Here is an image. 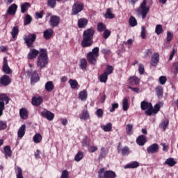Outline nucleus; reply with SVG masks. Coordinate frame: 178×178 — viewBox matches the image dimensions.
<instances>
[{"label":"nucleus","instance_id":"18","mask_svg":"<svg viewBox=\"0 0 178 178\" xmlns=\"http://www.w3.org/2000/svg\"><path fill=\"white\" fill-rule=\"evenodd\" d=\"M17 11V6L16 5V3H13L8 7L7 10V14L10 15V16H15L16 15Z\"/></svg>","mask_w":178,"mask_h":178},{"label":"nucleus","instance_id":"54","mask_svg":"<svg viewBox=\"0 0 178 178\" xmlns=\"http://www.w3.org/2000/svg\"><path fill=\"white\" fill-rule=\"evenodd\" d=\"M145 113L147 116H152V115L154 113V107L152 106L150 108H147V110L145 111Z\"/></svg>","mask_w":178,"mask_h":178},{"label":"nucleus","instance_id":"46","mask_svg":"<svg viewBox=\"0 0 178 178\" xmlns=\"http://www.w3.org/2000/svg\"><path fill=\"white\" fill-rule=\"evenodd\" d=\"M122 108L123 111H127L129 109V99L127 98H124L122 101Z\"/></svg>","mask_w":178,"mask_h":178},{"label":"nucleus","instance_id":"56","mask_svg":"<svg viewBox=\"0 0 178 178\" xmlns=\"http://www.w3.org/2000/svg\"><path fill=\"white\" fill-rule=\"evenodd\" d=\"M146 33H147V30L145 29V26H142L141 27V38L143 40H145V38H147Z\"/></svg>","mask_w":178,"mask_h":178},{"label":"nucleus","instance_id":"29","mask_svg":"<svg viewBox=\"0 0 178 178\" xmlns=\"http://www.w3.org/2000/svg\"><path fill=\"white\" fill-rule=\"evenodd\" d=\"M13 40H16L17 38V35H19V26H16L13 28V30L10 33Z\"/></svg>","mask_w":178,"mask_h":178},{"label":"nucleus","instance_id":"37","mask_svg":"<svg viewBox=\"0 0 178 178\" xmlns=\"http://www.w3.org/2000/svg\"><path fill=\"white\" fill-rule=\"evenodd\" d=\"M129 24L131 27H136V26H137V19H136V17H134V16H131L129 17Z\"/></svg>","mask_w":178,"mask_h":178},{"label":"nucleus","instance_id":"22","mask_svg":"<svg viewBox=\"0 0 178 178\" xmlns=\"http://www.w3.org/2000/svg\"><path fill=\"white\" fill-rule=\"evenodd\" d=\"M136 143L138 145L143 147V145H145V143H147V138L144 135H140L137 138Z\"/></svg>","mask_w":178,"mask_h":178},{"label":"nucleus","instance_id":"16","mask_svg":"<svg viewBox=\"0 0 178 178\" xmlns=\"http://www.w3.org/2000/svg\"><path fill=\"white\" fill-rule=\"evenodd\" d=\"M40 54V51L35 49H31L29 51V53L27 55L28 59L29 60H31L33 59H35Z\"/></svg>","mask_w":178,"mask_h":178},{"label":"nucleus","instance_id":"19","mask_svg":"<svg viewBox=\"0 0 178 178\" xmlns=\"http://www.w3.org/2000/svg\"><path fill=\"white\" fill-rule=\"evenodd\" d=\"M88 24V19H87V18H80L78 20L79 29H86Z\"/></svg>","mask_w":178,"mask_h":178},{"label":"nucleus","instance_id":"60","mask_svg":"<svg viewBox=\"0 0 178 178\" xmlns=\"http://www.w3.org/2000/svg\"><path fill=\"white\" fill-rule=\"evenodd\" d=\"M96 115L99 118H102V116H104V110L102 108H98L96 111Z\"/></svg>","mask_w":178,"mask_h":178},{"label":"nucleus","instance_id":"51","mask_svg":"<svg viewBox=\"0 0 178 178\" xmlns=\"http://www.w3.org/2000/svg\"><path fill=\"white\" fill-rule=\"evenodd\" d=\"M103 130L106 132L112 131V123L108 122L106 125L104 126Z\"/></svg>","mask_w":178,"mask_h":178},{"label":"nucleus","instance_id":"39","mask_svg":"<svg viewBox=\"0 0 178 178\" xmlns=\"http://www.w3.org/2000/svg\"><path fill=\"white\" fill-rule=\"evenodd\" d=\"M105 19H114L115 15L112 13L111 8H108L105 15H104Z\"/></svg>","mask_w":178,"mask_h":178},{"label":"nucleus","instance_id":"55","mask_svg":"<svg viewBox=\"0 0 178 178\" xmlns=\"http://www.w3.org/2000/svg\"><path fill=\"white\" fill-rule=\"evenodd\" d=\"M17 178H24L23 177V170H22V168L17 167Z\"/></svg>","mask_w":178,"mask_h":178},{"label":"nucleus","instance_id":"17","mask_svg":"<svg viewBox=\"0 0 178 178\" xmlns=\"http://www.w3.org/2000/svg\"><path fill=\"white\" fill-rule=\"evenodd\" d=\"M129 86H138L140 84V79L136 76H130L128 79Z\"/></svg>","mask_w":178,"mask_h":178},{"label":"nucleus","instance_id":"35","mask_svg":"<svg viewBox=\"0 0 178 178\" xmlns=\"http://www.w3.org/2000/svg\"><path fill=\"white\" fill-rule=\"evenodd\" d=\"M68 83L70 85V87L71 88H72V90H76V88L79 87V82H77L76 79H70Z\"/></svg>","mask_w":178,"mask_h":178},{"label":"nucleus","instance_id":"44","mask_svg":"<svg viewBox=\"0 0 178 178\" xmlns=\"http://www.w3.org/2000/svg\"><path fill=\"white\" fill-rule=\"evenodd\" d=\"M99 81L101 83H106L108 81V74L106 72L102 73L99 76Z\"/></svg>","mask_w":178,"mask_h":178},{"label":"nucleus","instance_id":"1","mask_svg":"<svg viewBox=\"0 0 178 178\" xmlns=\"http://www.w3.org/2000/svg\"><path fill=\"white\" fill-rule=\"evenodd\" d=\"M95 29L94 27H90L85 30L82 35V41L81 45L82 48H89L94 44V35Z\"/></svg>","mask_w":178,"mask_h":178},{"label":"nucleus","instance_id":"61","mask_svg":"<svg viewBox=\"0 0 178 178\" xmlns=\"http://www.w3.org/2000/svg\"><path fill=\"white\" fill-rule=\"evenodd\" d=\"M168 126H169V120L163 121V122L161 123V127H163V131L166 130Z\"/></svg>","mask_w":178,"mask_h":178},{"label":"nucleus","instance_id":"49","mask_svg":"<svg viewBox=\"0 0 178 178\" xmlns=\"http://www.w3.org/2000/svg\"><path fill=\"white\" fill-rule=\"evenodd\" d=\"M56 1L57 0H48L47 1V6H49L51 9H54V8H55V6H56Z\"/></svg>","mask_w":178,"mask_h":178},{"label":"nucleus","instance_id":"10","mask_svg":"<svg viewBox=\"0 0 178 178\" xmlns=\"http://www.w3.org/2000/svg\"><path fill=\"white\" fill-rule=\"evenodd\" d=\"M12 83V79L8 75H2L0 78V85L3 87H8Z\"/></svg>","mask_w":178,"mask_h":178},{"label":"nucleus","instance_id":"20","mask_svg":"<svg viewBox=\"0 0 178 178\" xmlns=\"http://www.w3.org/2000/svg\"><path fill=\"white\" fill-rule=\"evenodd\" d=\"M52 35H54V29H46L43 32V37L46 40H51Z\"/></svg>","mask_w":178,"mask_h":178},{"label":"nucleus","instance_id":"26","mask_svg":"<svg viewBox=\"0 0 178 178\" xmlns=\"http://www.w3.org/2000/svg\"><path fill=\"white\" fill-rule=\"evenodd\" d=\"M152 106V104H151L150 102L143 101L140 103V108L142 111H147Z\"/></svg>","mask_w":178,"mask_h":178},{"label":"nucleus","instance_id":"7","mask_svg":"<svg viewBox=\"0 0 178 178\" xmlns=\"http://www.w3.org/2000/svg\"><path fill=\"white\" fill-rule=\"evenodd\" d=\"M26 74L28 77H30V76H31V83L32 84H35V83L40 81V76H38L36 70L33 72V70H29L26 72Z\"/></svg>","mask_w":178,"mask_h":178},{"label":"nucleus","instance_id":"9","mask_svg":"<svg viewBox=\"0 0 178 178\" xmlns=\"http://www.w3.org/2000/svg\"><path fill=\"white\" fill-rule=\"evenodd\" d=\"M49 23L51 29H54V27H58V26L60 24V17L57 15H51Z\"/></svg>","mask_w":178,"mask_h":178},{"label":"nucleus","instance_id":"23","mask_svg":"<svg viewBox=\"0 0 178 178\" xmlns=\"http://www.w3.org/2000/svg\"><path fill=\"white\" fill-rule=\"evenodd\" d=\"M26 134V124H22L17 131V136L19 138H23Z\"/></svg>","mask_w":178,"mask_h":178},{"label":"nucleus","instance_id":"31","mask_svg":"<svg viewBox=\"0 0 178 178\" xmlns=\"http://www.w3.org/2000/svg\"><path fill=\"white\" fill-rule=\"evenodd\" d=\"M29 8H31V4L29 2H25L21 5V12L26 13V10H29Z\"/></svg>","mask_w":178,"mask_h":178},{"label":"nucleus","instance_id":"27","mask_svg":"<svg viewBox=\"0 0 178 178\" xmlns=\"http://www.w3.org/2000/svg\"><path fill=\"white\" fill-rule=\"evenodd\" d=\"M44 88L47 92H51L54 88V83H52V81H47L45 83Z\"/></svg>","mask_w":178,"mask_h":178},{"label":"nucleus","instance_id":"8","mask_svg":"<svg viewBox=\"0 0 178 178\" xmlns=\"http://www.w3.org/2000/svg\"><path fill=\"white\" fill-rule=\"evenodd\" d=\"M84 9V4L83 3L76 2L73 4L72 8V15H79L81 10Z\"/></svg>","mask_w":178,"mask_h":178},{"label":"nucleus","instance_id":"43","mask_svg":"<svg viewBox=\"0 0 178 178\" xmlns=\"http://www.w3.org/2000/svg\"><path fill=\"white\" fill-rule=\"evenodd\" d=\"M121 154L123 156H127L129 154H130V148L129 147L125 146L121 149Z\"/></svg>","mask_w":178,"mask_h":178},{"label":"nucleus","instance_id":"32","mask_svg":"<svg viewBox=\"0 0 178 178\" xmlns=\"http://www.w3.org/2000/svg\"><path fill=\"white\" fill-rule=\"evenodd\" d=\"M9 101H10V99L6 95V94H0V102H6V105H8V104H9Z\"/></svg>","mask_w":178,"mask_h":178},{"label":"nucleus","instance_id":"21","mask_svg":"<svg viewBox=\"0 0 178 178\" xmlns=\"http://www.w3.org/2000/svg\"><path fill=\"white\" fill-rule=\"evenodd\" d=\"M3 154L6 159H8V158H10V156H12V149H10V146L6 145L3 147Z\"/></svg>","mask_w":178,"mask_h":178},{"label":"nucleus","instance_id":"36","mask_svg":"<svg viewBox=\"0 0 178 178\" xmlns=\"http://www.w3.org/2000/svg\"><path fill=\"white\" fill-rule=\"evenodd\" d=\"M79 98L81 101H86L87 99V90H83L79 93Z\"/></svg>","mask_w":178,"mask_h":178},{"label":"nucleus","instance_id":"52","mask_svg":"<svg viewBox=\"0 0 178 178\" xmlns=\"http://www.w3.org/2000/svg\"><path fill=\"white\" fill-rule=\"evenodd\" d=\"M172 70L174 74H178V61L173 63Z\"/></svg>","mask_w":178,"mask_h":178},{"label":"nucleus","instance_id":"47","mask_svg":"<svg viewBox=\"0 0 178 178\" xmlns=\"http://www.w3.org/2000/svg\"><path fill=\"white\" fill-rule=\"evenodd\" d=\"M106 156V149L105 147H102L100 149V154L99 155V159H104Z\"/></svg>","mask_w":178,"mask_h":178},{"label":"nucleus","instance_id":"62","mask_svg":"<svg viewBox=\"0 0 178 178\" xmlns=\"http://www.w3.org/2000/svg\"><path fill=\"white\" fill-rule=\"evenodd\" d=\"M60 178H70L69 177V171H67V170H64L62 172Z\"/></svg>","mask_w":178,"mask_h":178},{"label":"nucleus","instance_id":"59","mask_svg":"<svg viewBox=\"0 0 178 178\" xmlns=\"http://www.w3.org/2000/svg\"><path fill=\"white\" fill-rule=\"evenodd\" d=\"M167 80L168 79H166V76H160L159 79L160 84H161L162 86H164V84L166 83Z\"/></svg>","mask_w":178,"mask_h":178},{"label":"nucleus","instance_id":"24","mask_svg":"<svg viewBox=\"0 0 178 178\" xmlns=\"http://www.w3.org/2000/svg\"><path fill=\"white\" fill-rule=\"evenodd\" d=\"M19 115L21 119L26 120L29 118V111L26 108H22L19 110Z\"/></svg>","mask_w":178,"mask_h":178},{"label":"nucleus","instance_id":"42","mask_svg":"<svg viewBox=\"0 0 178 178\" xmlns=\"http://www.w3.org/2000/svg\"><path fill=\"white\" fill-rule=\"evenodd\" d=\"M105 30H106V26L104 23L99 22L97 24V31H99V33H102V31H105Z\"/></svg>","mask_w":178,"mask_h":178},{"label":"nucleus","instance_id":"25","mask_svg":"<svg viewBox=\"0 0 178 178\" xmlns=\"http://www.w3.org/2000/svg\"><path fill=\"white\" fill-rule=\"evenodd\" d=\"M79 118L83 120H88V119H90V113H88V110L83 109Z\"/></svg>","mask_w":178,"mask_h":178},{"label":"nucleus","instance_id":"40","mask_svg":"<svg viewBox=\"0 0 178 178\" xmlns=\"http://www.w3.org/2000/svg\"><path fill=\"white\" fill-rule=\"evenodd\" d=\"M31 22H33V17L30 15L26 14L24 20V26H28Z\"/></svg>","mask_w":178,"mask_h":178},{"label":"nucleus","instance_id":"15","mask_svg":"<svg viewBox=\"0 0 178 178\" xmlns=\"http://www.w3.org/2000/svg\"><path fill=\"white\" fill-rule=\"evenodd\" d=\"M159 54L154 53L150 60V65L156 67L159 63Z\"/></svg>","mask_w":178,"mask_h":178},{"label":"nucleus","instance_id":"41","mask_svg":"<svg viewBox=\"0 0 178 178\" xmlns=\"http://www.w3.org/2000/svg\"><path fill=\"white\" fill-rule=\"evenodd\" d=\"M83 158H84V154L81 151H79L74 157V161L80 162Z\"/></svg>","mask_w":178,"mask_h":178},{"label":"nucleus","instance_id":"13","mask_svg":"<svg viewBox=\"0 0 178 178\" xmlns=\"http://www.w3.org/2000/svg\"><path fill=\"white\" fill-rule=\"evenodd\" d=\"M42 102H43L42 97H41V96L38 95H35L32 97L31 104L32 105H33V106H40V105H41Z\"/></svg>","mask_w":178,"mask_h":178},{"label":"nucleus","instance_id":"6","mask_svg":"<svg viewBox=\"0 0 178 178\" xmlns=\"http://www.w3.org/2000/svg\"><path fill=\"white\" fill-rule=\"evenodd\" d=\"M24 40L28 48H33L34 42L37 40V35L35 33H31L28 36H25Z\"/></svg>","mask_w":178,"mask_h":178},{"label":"nucleus","instance_id":"45","mask_svg":"<svg viewBox=\"0 0 178 178\" xmlns=\"http://www.w3.org/2000/svg\"><path fill=\"white\" fill-rule=\"evenodd\" d=\"M133 124H128L126 127V131H127V134H128L129 136H131V134H133L134 131H133Z\"/></svg>","mask_w":178,"mask_h":178},{"label":"nucleus","instance_id":"4","mask_svg":"<svg viewBox=\"0 0 178 178\" xmlns=\"http://www.w3.org/2000/svg\"><path fill=\"white\" fill-rule=\"evenodd\" d=\"M136 12L141 15L142 19H145V17H147V15H148V13L149 12V7L147 6V0L143 1Z\"/></svg>","mask_w":178,"mask_h":178},{"label":"nucleus","instance_id":"64","mask_svg":"<svg viewBox=\"0 0 178 178\" xmlns=\"http://www.w3.org/2000/svg\"><path fill=\"white\" fill-rule=\"evenodd\" d=\"M88 151L89 152H91V153L95 152L98 151V147L97 146H90L89 147Z\"/></svg>","mask_w":178,"mask_h":178},{"label":"nucleus","instance_id":"50","mask_svg":"<svg viewBox=\"0 0 178 178\" xmlns=\"http://www.w3.org/2000/svg\"><path fill=\"white\" fill-rule=\"evenodd\" d=\"M104 73H106L108 76H109V74H112V73H113V67L108 65Z\"/></svg>","mask_w":178,"mask_h":178},{"label":"nucleus","instance_id":"2","mask_svg":"<svg viewBox=\"0 0 178 178\" xmlns=\"http://www.w3.org/2000/svg\"><path fill=\"white\" fill-rule=\"evenodd\" d=\"M40 54L38 57L37 65L41 70L48 65V51L47 49H40Z\"/></svg>","mask_w":178,"mask_h":178},{"label":"nucleus","instance_id":"3","mask_svg":"<svg viewBox=\"0 0 178 178\" xmlns=\"http://www.w3.org/2000/svg\"><path fill=\"white\" fill-rule=\"evenodd\" d=\"M98 56H99V48L96 47L92 49V51H89L86 55V59L92 66L97 65V60H98Z\"/></svg>","mask_w":178,"mask_h":178},{"label":"nucleus","instance_id":"33","mask_svg":"<svg viewBox=\"0 0 178 178\" xmlns=\"http://www.w3.org/2000/svg\"><path fill=\"white\" fill-rule=\"evenodd\" d=\"M176 161H175V159L173 158H168L165 160L164 162V165H168V166L172 167L176 165Z\"/></svg>","mask_w":178,"mask_h":178},{"label":"nucleus","instance_id":"38","mask_svg":"<svg viewBox=\"0 0 178 178\" xmlns=\"http://www.w3.org/2000/svg\"><path fill=\"white\" fill-rule=\"evenodd\" d=\"M33 140L35 144H38L42 141V136H41L40 134H36L33 136Z\"/></svg>","mask_w":178,"mask_h":178},{"label":"nucleus","instance_id":"58","mask_svg":"<svg viewBox=\"0 0 178 178\" xmlns=\"http://www.w3.org/2000/svg\"><path fill=\"white\" fill-rule=\"evenodd\" d=\"M172 40H173V33H172L170 31H167V37H166L167 42H170Z\"/></svg>","mask_w":178,"mask_h":178},{"label":"nucleus","instance_id":"63","mask_svg":"<svg viewBox=\"0 0 178 178\" xmlns=\"http://www.w3.org/2000/svg\"><path fill=\"white\" fill-rule=\"evenodd\" d=\"M138 72H139L140 74H143L144 73V72H145V70L144 69V65L139 64Z\"/></svg>","mask_w":178,"mask_h":178},{"label":"nucleus","instance_id":"28","mask_svg":"<svg viewBox=\"0 0 178 178\" xmlns=\"http://www.w3.org/2000/svg\"><path fill=\"white\" fill-rule=\"evenodd\" d=\"M79 63V67L81 70H87V65H88V63H87V60L86 58H81Z\"/></svg>","mask_w":178,"mask_h":178},{"label":"nucleus","instance_id":"5","mask_svg":"<svg viewBox=\"0 0 178 178\" xmlns=\"http://www.w3.org/2000/svg\"><path fill=\"white\" fill-rule=\"evenodd\" d=\"M116 172L113 170L105 171L104 168H101L99 171V178H115Z\"/></svg>","mask_w":178,"mask_h":178},{"label":"nucleus","instance_id":"48","mask_svg":"<svg viewBox=\"0 0 178 178\" xmlns=\"http://www.w3.org/2000/svg\"><path fill=\"white\" fill-rule=\"evenodd\" d=\"M155 33L156 34H157V35H159L160 34H162V33H163V29H162V25L158 24L156 26Z\"/></svg>","mask_w":178,"mask_h":178},{"label":"nucleus","instance_id":"30","mask_svg":"<svg viewBox=\"0 0 178 178\" xmlns=\"http://www.w3.org/2000/svg\"><path fill=\"white\" fill-rule=\"evenodd\" d=\"M140 166V163L137 161H134L129 164L125 165V169H136Z\"/></svg>","mask_w":178,"mask_h":178},{"label":"nucleus","instance_id":"11","mask_svg":"<svg viewBox=\"0 0 178 178\" xmlns=\"http://www.w3.org/2000/svg\"><path fill=\"white\" fill-rule=\"evenodd\" d=\"M41 116L42 118H44V119H47L49 122L54 120V118H55V114H54L52 112L44 110V111L41 112Z\"/></svg>","mask_w":178,"mask_h":178},{"label":"nucleus","instance_id":"14","mask_svg":"<svg viewBox=\"0 0 178 178\" xmlns=\"http://www.w3.org/2000/svg\"><path fill=\"white\" fill-rule=\"evenodd\" d=\"M147 154H156L159 152V145L154 143L147 148Z\"/></svg>","mask_w":178,"mask_h":178},{"label":"nucleus","instance_id":"12","mask_svg":"<svg viewBox=\"0 0 178 178\" xmlns=\"http://www.w3.org/2000/svg\"><path fill=\"white\" fill-rule=\"evenodd\" d=\"M2 71L5 74H10L12 73V70H10V67L8 65V58L6 57L3 58Z\"/></svg>","mask_w":178,"mask_h":178},{"label":"nucleus","instance_id":"34","mask_svg":"<svg viewBox=\"0 0 178 178\" xmlns=\"http://www.w3.org/2000/svg\"><path fill=\"white\" fill-rule=\"evenodd\" d=\"M156 94L158 98H162L163 97V88L161 86H157L156 88Z\"/></svg>","mask_w":178,"mask_h":178},{"label":"nucleus","instance_id":"53","mask_svg":"<svg viewBox=\"0 0 178 178\" xmlns=\"http://www.w3.org/2000/svg\"><path fill=\"white\" fill-rule=\"evenodd\" d=\"M112 33V32L108 29H106L104 31V33H103V37L105 40L109 38L111 34Z\"/></svg>","mask_w":178,"mask_h":178},{"label":"nucleus","instance_id":"57","mask_svg":"<svg viewBox=\"0 0 178 178\" xmlns=\"http://www.w3.org/2000/svg\"><path fill=\"white\" fill-rule=\"evenodd\" d=\"M8 127L6 121L0 120V130H5Z\"/></svg>","mask_w":178,"mask_h":178}]
</instances>
